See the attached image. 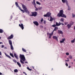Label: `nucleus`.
Wrapping results in <instances>:
<instances>
[{"label": "nucleus", "mask_w": 75, "mask_h": 75, "mask_svg": "<svg viewBox=\"0 0 75 75\" xmlns=\"http://www.w3.org/2000/svg\"><path fill=\"white\" fill-rule=\"evenodd\" d=\"M0 55H1V52L0 51Z\"/></svg>", "instance_id": "nucleus-53"}, {"label": "nucleus", "mask_w": 75, "mask_h": 75, "mask_svg": "<svg viewBox=\"0 0 75 75\" xmlns=\"http://www.w3.org/2000/svg\"><path fill=\"white\" fill-rule=\"evenodd\" d=\"M74 24V22H73L72 23H71L70 24V25H72L73 24Z\"/></svg>", "instance_id": "nucleus-35"}, {"label": "nucleus", "mask_w": 75, "mask_h": 75, "mask_svg": "<svg viewBox=\"0 0 75 75\" xmlns=\"http://www.w3.org/2000/svg\"><path fill=\"white\" fill-rule=\"evenodd\" d=\"M15 4L16 6L18 7V8H19V9L21 11H22L23 13L25 12V11H24V10L21 9V8L20 6H18V3H17V2H15Z\"/></svg>", "instance_id": "nucleus-4"}, {"label": "nucleus", "mask_w": 75, "mask_h": 75, "mask_svg": "<svg viewBox=\"0 0 75 75\" xmlns=\"http://www.w3.org/2000/svg\"><path fill=\"white\" fill-rule=\"evenodd\" d=\"M61 24V23H60V22H59V23H58V22L56 23V26H59V25H60Z\"/></svg>", "instance_id": "nucleus-13"}, {"label": "nucleus", "mask_w": 75, "mask_h": 75, "mask_svg": "<svg viewBox=\"0 0 75 75\" xmlns=\"http://www.w3.org/2000/svg\"><path fill=\"white\" fill-rule=\"evenodd\" d=\"M58 34H63V32L62 31L59 30H58Z\"/></svg>", "instance_id": "nucleus-11"}, {"label": "nucleus", "mask_w": 75, "mask_h": 75, "mask_svg": "<svg viewBox=\"0 0 75 75\" xmlns=\"http://www.w3.org/2000/svg\"><path fill=\"white\" fill-rule=\"evenodd\" d=\"M67 59H68V60H65L66 61H69V58H67Z\"/></svg>", "instance_id": "nucleus-40"}, {"label": "nucleus", "mask_w": 75, "mask_h": 75, "mask_svg": "<svg viewBox=\"0 0 75 75\" xmlns=\"http://www.w3.org/2000/svg\"><path fill=\"white\" fill-rule=\"evenodd\" d=\"M38 9H39V10H41L42 9V7L38 8Z\"/></svg>", "instance_id": "nucleus-36"}, {"label": "nucleus", "mask_w": 75, "mask_h": 75, "mask_svg": "<svg viewBox=\"0 0 75 75\" xmlns=\"http://www.w3.org/2000/svg\"><path fill=\"white\" fill-rule=\"evenodd\" d=\"M13 38V35H11L8 38V39H9L10 40V39H11L12 38Z\"/></svg>", "instance_id": "nucleus-10"}, {"label": "nucleus", "mask_w": 75, "mask_h": 75, "mask_svg": "<svg viewBox=\"0 0 75 75\" xmlns=\"http://www.w3.org/2000/svg\"><path fill=\"white\" fill-rule=\"evenodd\" d=\"M44 17H48V16H47V13L46 14H45L44 15Z\"/></svg>", "instance_id": "nucleus-37"}, {"label": "nucleus", "mask_w": 75, "mask_h": 75, "mask_svg": "<svg viewBox=\"0 0 75 75\" xmlns=\"http://www.w3.org/2000/svg\"><path fill=\"white\" fill-rule=\"evenodd\" d=\"M7 57H9V55H8V54L6 55V56Z\"/></svg>", "instance_id": "nucleus-55"}, {"label": "nucleus", "mask_w": 75, "mask_h": 75, "mask_svg": "<svg viewBox=\"0 0 75 75\" xmlns=\"http://www.w3.org/2000/svg\"><path fill=\"white\" fill-rule=\"evenodd\" d=\"M62 0L63 3H65V0Z\"/></svg>", "instance_id": "nucleus-32"}, {"label": "nucleus", "mask_w": 75, "mask_h": 75, "mask_svg": "<svg viewBox=\"0 0 75 75\" xmlns=\"http://www.w3.org/2000/svg\"><path fill=\"white\" fill-rule=\"evenodd\" d=\"M25 64H28V62H25Z\"/></svg>", "instance_id": "nucleus-51"}, {"label": "nucleus", "mask_w": 75, "mask_h": 75, "mask_svg": "<svg viewBox=\"0 0 75 75\" xmlns=\"http://www.w3.org/2000/svg\"><path fill=\"white\" fill-rule=\"evenodd\" d=\"M73 40H74V41H75V38H74V39Z\"/></svg>", "instance_id": "nucleus-63"}, {"label": "nucleus", "mask_w": 75, "mask_h": 75, "mask_svg": "<svg viewBox=\"0 0 75 75\" xmlns=\"http://www.w3.org/2000/svg\"><path fill=\"white\" fill-rule=\"evenodd\" d=\"M43 23L45 24L46 23V21H44V22H43Z\"/></svg>", "instance_id": "nucleus-43"}, {"label": "nucleus", "mask_w": 75, "mask_h": 75, "mask_svg": "<svg viewBox=\"0 0 75 75\" xmlns=\"http://www.w3.org/2000/svg\"><path fill=\"white\" fill-rule=\"evenodd\" d=\"M50 20H49L50 21H52L53 20V18L51 17V16H50Z\"/></svg>", "instance_id": "nucleus-20"}, {"label": "nucleus", "mask_w": 75, "mask_h": 75, "mask_svg": "<svg viewBox=\"0 0 75 75\" xmlns=\"http://www.w3.org/2000/svg\"><path fill=\"white\" fill-rule=\"evenodd\" d=\"M68 10H70L71 9V8H70V7L69 5H68Z\"/></svg>", "instance_id": "nucleus-30"}, {"label": "nucleus", "mask_w": 75, "mask_h": 75, "mask_svg": "<svg viewBox=\"0 0 75 75\" xmlns=\"http://www.w3.org/2000/svg\"><path fill=\"white\" fill-rule=\"evenodd\" d=\"M64 11L63 10H61L59 11V13L57 14V16L58 17H64V18H67V16L65 14H63Z\"/></svg>", "instance_id": "nucleus-1"}, {"label": "nucleus", "mask_w": 75, "mask_h": 75, "mask_svg": "<svg viewBox=\"0 0 75 75\" xmlns=\"http://www.w3.org/2000/svg\"><path fill=\"white\" fill-rule=\"evenodd\" d=\"M65 2L66 3V4L67 6H68V1H66Z\"/></svg>", "instance_id": "nucleus-25"}, {"label": "nucleus", "mask_w": 75, "mask_h": 75, "mask_svg": "<svg viewBox=\"0 0 75 75\" xmlns=\"http://www.w3.org/2000/svg\"><path fill=\"white\" fill-rule=\"evenodd\" d=\"M36 4H38L39 5H41V3L37 1H36Z\"/></svg>", "instance_id": "nucleus-23"}, {"label": "nucleus", "mask_w": 75, "mask_h": 75, "mask_svg": "<svg viewBox=\"0 0 75 75\" xmlns=\"http://www.w3.org/2000/svg\"><path fill=\"white\" fill-rule=\"evenodd\" d=\"M13 62H17V61H16V60L14 59L13 60Z\"/></svg>", "instance_id": "nucleus-42"}, {"label": "nucleus", "mask_w": 75, "mask_h": 75, "mask_svg": "<svg viewBox=\"0 0 75 75\" xmlns=\"http://www.w3.org/2000/svg\"><path fill=\"white\" fill-rule=\"evenodd\" d=\"M34 7H35V8H37L36 7V5H34Z\"/></svg>", "instance_id": "nucleus-52"}, {"label": "nucleus", "mask_w": 75, "mask_h": 75, "mask_svg": "<svg viewBox=\"0 0 75 75\" xmlns=\"http://www.w3.org/2000/svg\"><path fill=\"white\" fill-rule=\"evenodd\" d=\"M20 58L21 59L20 60V62L21 63V64H24V63L23 62V61H25V58L24 55L22 54H20ZM22 60H23V61Z\"/></svg>", "instance_id": "nucleus-2"}, {"label": "nucleus", "mask_w": 75, "mask_h": 75, "mask_svg": "<svg viewBox=\"0 0 75 75\" xmlns=\"http://www.w3.org/2000/svg\"><path fill=\"white\" fill-rule=\"evenodd\" d=\"M38 10V8H36V9H35V11H37Z\"/></svg>", "instance_id": "nucleus-49"}, {"label": "nucleus", "mask_w": 75, "mask_h": 75, "mask_svg": "<svg viewBox=\"0 0 75 75\" xmlns=\"http://www.w3.org/2000/svg\"><path fill=\"white\" fill-rule=\"evenodd\" d=\"M8 57L9 58H10V59H11V57L10 56H9Z\"/></svg>", "instance_id": "nucleus-50"}, {"label": "nucleus", "mask_w": 75, "mask_h": 75, "mask_svg": "<svg viewBox=\"0 0 75 75\" xmlns=\"http://www.w3.org/2000/svg\"><path fill=\"white\" fill-rule=\"evenodd\" d=\"M3 44V42H0V44Z\"/></svg>", "instance_id": "nucleus-56"}, {"label": "nucleus", "mask_w": 75, "mask_h": 75, "mask_svg": "<svg viewBox=\"0 0 75 75\" xmlns=\"http://www.w3.org/2000/svg\"><path fill=\"white\" fill-rule=\"evenodd\" d=\"M4 48L5 49H7V47H5Z\"/></svg>", "instance_id": "nucleus-62"}, {"label": "nucleus", "mask_w": 75, "mask_h": 75, "mask_svg": "<svg viewBox=\"0 0 75 75\" xmlns=\"http://www.w3.org/2000/svg\"><path fill=\"white\" fill-rule=\"evenodd\" d=\"M21 5L23 10H25V13H27L28 12V10L27 8V7L23 4H21Z\"/></svg>", "instance_id": "nucleus-3"}, {"label": "nucleus", "mask_w": 75, "mask_h": 75, "mask_svg": "<svg viewBox=\"0 0 75 75\" xmlns=\"http://www.w3.org/2000/svg\"><path fill=\"white\" fill-rule=\"evenodd\" d=\"M51 13H50V12H48L47 13V17H50V16H51Z\"/></svg>", "instance_id": "nucleus-14"}, {"label": "nucleus", "mask_w": 75, "mask_h": 75, "mask_svg": "<svg viewBox=\"0 0 75 75\" xmlns=\"http://www.w3.org/2000/svg\"><path fill=\"white\" fill-rule=\"evenodd\" d=\"M43 18H42L41 20V22H42L43 21Z\"/></svg>", "instance_id": "nucleus-44"}, {"label": "nucleus", "mask_w": 75, "mask_h": 75, "mask_svg": "<svg viewBox=\"0 0 75 75\" xmlns=\"http://www.w3.org/2000/svg\"><path fill=\"white\" fill-rule=\"evenodd\" d=\"M8 41L9 44L10 45H12V41L10 40H9Z\"/></svg>", "instance_id": "nucleus-15"}, {"label": "nucleus", "mask_w": 75, "mask_h": 75, "mask_svg": "<svg viewBox=\"0 0 75 75\" xmlns=\"http://www.w3.org/2000/svg\"><path fill=\"white\" fill-rule=\"evenodd\" d=\"M64 20V18H61L60 19V21H62V22H63Z\"/></svg>", "instance_id": "nucleus-24"}, {"label": "nucleus", "mask_w": 75, "mask_h": 75, "mask_svg": "<svg viewBox=\"0 0 75 75\" xmlns=\"http://www.w3.org/2000/svg\"><path fill=\"white\" fill-rule=\"evenodd\" d=\"M32 4H33V5H34V6L36 5L35 4V1H34L33 2H32Z\"/></svg>", "instance_id": "nucleus-17"}, {"label": "nucleus", "mask_w": 75, "mask_h": 75, "mask_svg": "<svg viewBox=\"0 0 75 75\" xmlns=\"http://www.w3.org/2000/svg\"><path fill=\"white\" fill-rule=\"evenodd\" d=\"M4 45H2L1 48H4Z\"/></svg>", "instance_id": "nucleus-48"}, {"label": "nucleus", "mask_w": 75, "mask_h": 75, "mask_svg": "<svg viewBox=\"0 0 75 75\" xmlns=\"http://www.w3.org/2000/svg\"><path fill=\"white\" fill-rule=\"evenodd\" d=\"M22 51L24 52H26V50H25V49H24L23 48H22Z\"/></svg>", "instance_id": "nucleus-31"}, {"label": "nucleus", "mask_w": 75, "mask_h": 75, "mask_svg": "<svg viewBox=\"0 0 75 75\" xmlns=\"http://www.w3.org/2000/svg\"><path fill=\"white\" fill-rule=\"evenodd\" d=\"M17 64L18 65V66L20 67H21V64H20V63H19L18 62H17Z\"/></svg>", "instance_id": "nucleus-21"}, {"label": "nucleus", "mask_w": 75, "mask_h": 75, "mask_svg": "<svg viewBox=\"0 0 75 75\" xmlns=\"http://www.w3.org/2000/svg\"><path fill=\"white\" fill-rule=\"evenodd\" d=\"M58 28L57 27H55L53 31V32L54 31H56V30H58Z\"/></svg>", "instance_id": "nucleus-19"}, {"label": "nucleus", "mask_w": 75, "mask_h": 75, "mask_svg": "<svg viewBox=\"0 0 75 75\" xmlns=\"http://www.w3.org/2000/svg\"><path fill=\"white\" fill-rule=\"evenodd\" d=\"M3 33V30L2 29H0V33Z\"/></svg>", "instance_id": "nucleus-28"}, {"label": "nucleus", "mask_w": 75, "mask_h": 75, "mask_svg": "<svg viewBox=\"0 0 75 75\" xmlns=\"http://www.w3.org/2000/svg\"><path fill=\"white\" fill-rule=\"evenodd\" d=\"M74 30H75V26H74Z\"/></svg>", "instance_id": "nucleus-64"}, {"label": "nucleus", "mask_w": 75, "mask_h": 75, "mask_svg": "<svg viewBox=\"0 0 75 75\" xmlns=\"http://www.w3.org/2000/svg\"><path fill=\"white\" fill-rule=\"evenodd\" d=\"M23 74H24L25 75H27V74H26V73H25V72H23Z\"/></svg>", "instance_id": "nucleus-47"}, {"label": "nucleus", "mask_w": 75, "mask_h": 75, "mask_svg": "<svg viewBox=\"0 0 75 75\" xmlns=\"http://www.w3.org/2000/svg\"><path fill=\"white\" fill-rule=\"evenodd\" d=\"M66 65L67 66V67H68V64L67 63H66Z\"/></svg>", "instance_id": "nucleus-46"}, {"label": "nucleus", "mask_w": 75, "mask_h": 75, "mask_svg": "<svg viewBox=\"0 0 75 75\" xmlns=\"http://www.w3.org/2000/svg\"><path fill=\"white\" fill-rule=\"evenodd\" d=\"M10 55H11V56L12 57H14V56L13 55V54H12V53H10Z\"/></svg>", "instance_id": "nucleus-29"}, {"label": "nucleus", "mask_w": 75, "mask_h": 75, "mask_svg": "<svg viewBox=\"0 0 75 75\" xmlns=\"http://www.w3.org/2000/svg\"><path fill=\"white\" fill-rule=\"evenodd\" d=\"M71 42L72 43H74V42H75V41L74 40H71Z\"/></svg>", "instance_id": "nucleus-34"}, {"label": "nucleus", "mask_w": 75, "mask_h": 75, "mask_svg": "<svg viewBox=\"0 0 75 75\" xmlns=\"http://www.w3.org/2000/svg\"><path fill=\"white\" fill-rule=\"evenodd\" d=\"M56 26H57V25H52V27H55Z\"/></svg>", "instance_id": "nucleus-38"}, {"label": "nucleus", "mask_w": 75, "mask_h": 75, "mask_svg": "<svg viewBox=\"0 0 75 75\" xmlns=\"http://www.w3.org/2000/svg\"><path fill=\"white\" fill-rule=\"evenodd\" d=\"M11 46V50H14V48H13V45H10Z\"/></svg>", "instance_id": "nucleus-22"}, {"label": "nucleus", "mask_w": 75, "mask_h": 75, "mask_svg": "<svg viewBox=\"0 0 75 75\" xmlns=\"http://www.w3.org/2000/svg\"><path fill=\"white\" fill-rule=\"evenodd\" d=\"M53 38H54V39H55V40H56L58 42V37L56 36H53Z\"/></svg>", "instance_id": "nucleus-8"}, {"label": "nucleus", "mask_w": 75, "mask_h": 75, "mask_svg": "<svg viewBox=\"0 0 75 75\" xmlns=\"http://www.w3.org/2000/svg\"><path fill=\"white\" fill-rule=\"evenodd\" d=\"M68 22H65V25H67V24H68Z\"/></svg>", "instance_id": "nucleus-45"}, {"label": "nucleus", "mask_w": 75, "mask_h": 75, "mask_svg": "<svg viewBox=\"0 0 75 75\" xmlns=\"http://www.w3.org/2000/svg\"><path fill=\"white\" fill-rule=\"evenodd\" d=\"M65 38L62 39V40L60 41V43H62L64 42L65 41Z\"/></svg>", "instance_id": "nucleus-12"}, {"label": "nucleus", "mask_w": 75, "mask_h": 75, "mask_svg": "<svg viewBox=\"0 0 75 75\" xmlns=\"http://www.w3.org/2000/svg\"><path fill=\"white\" fill-rule=\"evenodd\" d=\"M0 75H2V74L1 73V72H0Z\"/></svg>", "instance_id": "nucleus-59"}, {"label": "nucleus", "mask_w": 75, "mask_h": 75, "mask_svg": "<svg viewBox=\"0 0 75 75\" xmlns=\"http://www.w3.org/2000/svg\"><path fill=\"white\" fill-rule=\"evenodd\" d=\"M71 66H69V68H71Z\"/></svg>", "instance_id": "nucleus-61"}, {"label": "nucleus", "mask_w": 75, "mask_h": 75, "mask_svg": "<svg viewBox=\"0 0 75 75\" xmlns=\"http://www.w3.org/2000/svg\"><path fill=\"white\" fill-rule=\"evenodd\" d=\"M67 26L68 27V29H69V28H71V25L70 24H68L67 25Z\"/></svg>", "instance_id": "nucleus-16"}, {"label": "nucleus", "mask_w": 75, "mask_h": 75, "mask_svg": "<svg viewBox=\"0 0 75 75\" xmlns=\"http://www.w3.org/2000/svg\"><path fill=\"white\" fill-rule=\"evenodd\" d=\"M5 55H6V56H7V54H6V53H5Z\"/></svg>", "instance_id": "nucleus-60"}, {"label": "nucleus", "mask_w": 75, "mask_h": 75, "mask_svg": "<svg viewBox=\"0 0 75 75\" xmlns=\"http://www.w3.org/2000/svg\"><path fill=\"white\" fill-rule=\"evenodd\" d=\"M27 68L29 71H31V69H30V68L29 67H27Z\"/></svg>", "instance_id": "nucleus-33"}, {"label": "nucleus", "mask_w": 75, "mask_h": 75, "mask_svg": "<svg viewBox=\"0 0 75 75\" xmlns=\"http://www.w3.org/2000/svg\"><path fill=\"white\" fill-rule=\"evenodd\" d=\"M29 16H33V14H32V15H29Z\"/></svg>", "instance_id": "nucleus-54"}, {"label": "nucleus", "mask_w": 75, "mask_h": 75, "mask_svg": "<svg viewBox=\"0 0 75 75\" xmlns=\"http://www.w3.org/2000/svg\"><path fill=\"white\" fill-rule=\"evenodd\" d=\"M32 14L33 16H34V17H35L37 16V13L36 12H32Z\"/></svg>", "instance_id": "nucleus-6"}, {"label": "nucleus", "mask_w": 75, "mask_h": 75, "mask_svg": "<svg viewBox=\"0 0 75 75\" xmlns=\"http://www.w3.org/2000/svg\"><path fill=\"white\" fill-rule=\"evenodd\" d=\"M72 16L73 18L75 17V15L74 14H72Z\"/></svg>", "instance_id": "nucleus-41"}, {"label": "nucleus", "mask_w": 75, "mask_h": 75, "mask_svg": "<svg viewBox=\"0 0 75 75\" xmlns=\"http://www.w3.org/2000/svg\"><path fill=\"white\" fill-rule=\"evenodd\" d=\"M62 25H64V24L63 23H61Z\"/></svg>", "instance_id": "nucleus-57"}, {"label": "nucleus", "mask_w": 75, "mask_h": 75, "mask_svg": "<svg viewBox=\"0 0 75 75\" xmlns=\"http://www.w3.org/2000/svg\"><path fill=\"white\" fill-rule=\"evenodd\" d=\"M33 23L34 24L36 25H37V26L39 24H38V22H37V21H34Z\"/></svg>", "instance_id": "nucleus-9"}, {"label": "nucleus", "mask_w": 75, "mask_h": 75, "mask_svg": "<svg viewBox=\"0 0 75 75\" xmlns=\"http://www.w3.org/2000/svg\"><path fill=\"white\" fill-rule=\"evenodd\" d=\"M18 71L17 69H16L14 70V72H18Z\"/></svg>", "instance_id": "nucleus-26"}, {"label": "nucleus", "mask_w": 75, "mask_h": 75, "mask_svg": "<svg viewBox=\"0 0 75 75\" xmlns=\"http://www.w3.org/2000/svg\"><path fill=\"white\" fill-rule=\"evenodd\" d=\"M47 35H49V38H51V37H52V35L53 34V32H52L51 33H47Z\"/></svg>", "instance_id": "nucleus-5"}, {"label": "nucleus", "mask_w": 75, "mask_h": 75, "mask_svg": "<svg viewBox=\"0 0 75 75\" xmlns=\"http://www.w3.org/2000/svg\"><path fill=\"white\" fill-rule=\"evenodd\" d=\"M14 56L17 59H18V56L17 55V54L16 53L14 54Z\"/></svg>", "instance_id": "nucleus-18"}, {"label": "nucleus", "mask_w": 75, "mask_h": 75, "mask_svg": "<svg viewBox=\"0 0 75 75\" xmlns=\"http://www.w3.org/2000/svg\"><path fill=\"white\" fill-rule=\"evenodd\" d=\"M69 58L70 59H72V57L71 55H69Z\"/></svg>", "instance_id": "nucleus-27"}, {"label": "nucleus", "mask_w": 75, "mask_h": 75, "mask_svg": "<svg viewBox=\"0 0 75 75\" xmlns=\"http://www.w3.org/2000/svg\"><path fill=\"white\" fill-rule=\"evenodd\" d=\"M27 13H28V14H29L30 13V12H28H28Z\"/></svg>", "instance_id": "nucleus-58"}, {"label": "nucleus", "mask_w": 75, "mask_h": 75, "mask_svg": "<svg viewBox=\"0 0 75 75\" xmlns=\"http://www.w3.org/2000/svg\"><path fill=\"white\" fill-rule=\"evenodd\" d=\"M19 26L21 28L22 30H23V29H24V26H23V24L22 23L21 24V25L19 24Z\"/></svg>", "instance_id": "nucleus-7"}, {"label": "nucleus", "mask_w": 75, "mask_h": 75, "mask_svg": "<svg viewBox=\"0 0 75 75\" xmlns=\"http://www.w3.org/2000/svg\"><path fill=\"white\" fill-rule=\"evenodd\" d=\"M66 55H69V53L67 52L66 53Z\"/></svg>", "instance_id": "nucleus-39"}]
</instances>
